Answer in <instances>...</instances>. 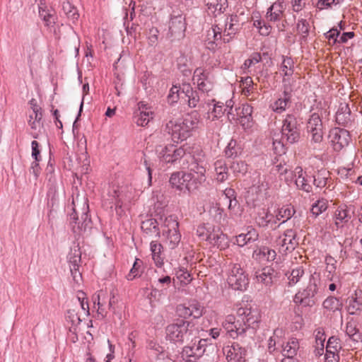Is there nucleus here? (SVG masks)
Returning a JSON list of instances; mask_svg holds the SVG:
<instances>
[{
    "mask_svg": "<svg viewBox=\"0 0 362 362\" xmlns=\"http://www.w3.org/2000/svg\"><path fill=\"white\" fill-rule=\"evenodd\" d=\"M301 124L293 114H288L283 120L281 127V139L279 141H274V150L279 154L285 153V146L291 145L299 141L300 139Z\"/></svg>",
    "mask_w": 362,
    "mask_h": 362,
    "instance_id": "nucleus-1",
    "label": "nucleus"
},
{
    "mask_svg": "<svg viewBox=\"0 0 362 362\" xmlns=\"http://www.w3.org/2000/svg\"><path fill=\"white\" fill-rule=\"evenodd\" d=\"M322 293L320 274L314 273L310 275L306 288L295 295L293 301L296 304H300L304 307H312L315 305L317 298L322 295Z\"/></svg>",
    "mask_w": 362,
    "mask_h": 362,
    "instance_id": "nucleus-2",
    "label": "nucleus"
},
{
    "mask_svg": "<svg viewBox=\"0 0 362 362\" xmlns=\"http://www.w3.org/2000/svg\"><path fill=\"white\" fill-rule=\"evenodd\" d=\"M305 129L310 146L314 150H320L325 134L321 115L317 112L312 113L307 120Z\"/></svg>",
    "mask_w": 362,
    "mask_h": 362,
    "instance_id": "nucleus-3",
    "label": "nucleus"
},
{
    "mask_svg": "<svg viewBox=\"0 0 362 362\" xmlns=\"http://www.w3.org/2000/svg\"><path fill=\"white\" fill-rule=\"evenodd\" d=\"M193 332V326L184 319H177L165 328L166 339L173 343L182 344L189 340Z\"/></svg>",
    "mask_w": 362,
    "mask_h": 362,
    "instance_id": "nucleus-4",
    "label": "nucleus"
},
{
    "mask_svg": "<svg viewBox=\"0 0 362 362\" xmlns=\"http://www.w3.org/2000/svg\"><path fill=\"white\" fill-rule=\"evenodd\" d=\"M132 199L131 193L125 192L115 185H109L102 195V204L106 209L122 208L124 203Z\"/></svg>",
    "mask_w": 362,
    "mask_h": 362,
    "instance_id": "nucleus-5",
    "label": "nucleus"
},
{
    "mask_svg": "<svg viewBox=\"0 0 362 362\" xmlns=\"http://www.w3.org/2000/svg\"><path fill=\"white\" fill-rule=\"evenodd\" d=\"M171 187L183 194H191L200 184L194 179V174L185 171L173 173L169 180Z\"/></svg>",
    "mask_w": 362,
    "mask_h": 362,
    "instance_id": "nucleus-6",
    "label": "nucleus"
},
{
    "mask_svg": "<svg viewBox=\"0 0 362 362\" xmlns=\"http://www.w3.org/2000/svg\"><path fill=\"white\" fill-rule=\"evenodd\" d=\"M227 283L235 291H245L249 284L247 275L239 263H230L227 269Z\"/></svg>",
    "mask_w": 362,
    "mask_h": 362,
    "instance_id": "nucleus-7",
    "label": "nucleus"
},
{
    "mask_svg": "<svg viewBox=\"0 0 362 362\" xmlns=\"http://www.w3.org/2000/svg\"><path fill=\"white\" fill-rule=\"evenodd\" d=\"M88 204L85 202L80 218H78V211L75 207L73 209V212L70 214V225L76 236L79 237L83 235L92 228V221L88 215Z\"/></svg>",
    "mask_w": 362,
    "mask_h": 362,
    "instance_id": "nucleus-8",
    "label": "nucleus"
},
{
    "mask_svg": "<svg viewBox=\"0 0 362 362\" xmlns=\"http://www.w3.org/2000/svg\"><path fill=\"white\" fill-rule=\"evenodd\" d=\"M207 339L195 338L191 343L183 347L181 357L185 362H197L201 358L207 346Z\"/></svg>",
    "mask_w": 362,
    "mask_h": 362,
    "instance_id": "nucleus-9",
    "label": "nucleus"
},
{
    "mask_svg": "<svg viewBox=\"0 0 362 362\" xmlns=\"http://www.w3.org/2000/svg\"><path fill=\"white\" fill-rule=\"evenodd\" d=\"M185 18L182 14H175L174 12L171 14L168 23L167 37L170 39L171 41L180 40L185 37Z\"/></svg>",
    "mask_w": 362,
    "mask_h": 362,
    "instance_id": "nucleus-10",
    "label": "nucleus"
},
{
    "mask_svg": "<svg viewBox=\"0 0 362 362\" xmlns=\"http://www.w3.org/2000/svg\"><path fill=\"white\" fill-rule=\"evenodd\" d=\"M237 317H240L247 329H256L260 322V313L255 307L244 304L237 310Z\"/></svg>",
    "mask_w": 362,
    "mask_h": 362,
    "instance_id": "nucleus-11",
    "label": "nucleus"
},
{
    "mask_svg": "<svg viewBox=\"0 0 362 362\" xmlns=\"http://www.w3.org/2000/svg\"><path fill=\"white\" fill-rule=\"evenodd\" d=\"M223 329L233 339H237L243 337L248 330L244 322L240 317L233 315H228L222 322Z\"/></svg>",
    "mask_w": 362,
    "mask_h": 362,
    "instance_id": "nucleus-12",
    "label": "nucleus"
},
{
    "mask_svg": "<svg viewBox=\"0 0 362 362\" xmlns=\"http://www.w3.org/2000/svg\"><path fill=\"white\" fill-rule=\"evenodd\" d=\"M187 164L182 165L183 169H187V173L194 174V179L202 185L206 180V168L204 161L200 158H196L193 155H187Z\"/></svg>",
    "mask_w": 362,
    "mask_h": 362,
    "instance_id": "nucleus-13",
    "label": "nucleus"
},
{
    "mask_svg": "<svg viewBox=\"0 0 362 362\" xmlns=\"http://www.w3.org/2000/svg\"><path fill=\"white\" fill-rule=\"evenodd\" d=\"M166 132L171 135L175 142L186 140L191 134L182 119L170 120L165 125Z\"/></svg>",
    "mask_w": 362,
    "mask_h": 362,
    "instance_id": "nucleus-14",
    "label": "nucleus"
},
{
    "mask_svg": "<svg viewBox=\"0 0 362 362\" xmlns=\"http://www.w3.org/2000/svg\"><path fill=\"white\" fill-rule=\"evenodd\" d=\"M176 311L184 320L189 317L199 318L203 315L204 307L197 300L192 299L186 303L178 305Z\"/></svg>",
    "mask_w": 362,
    "mask_h": 362,
    "instance_id": "nucleus-15",
    "label": "nucleus"
},
{
    "mask_svg": "<svg viewBox=\"0 0 362 362\" xmlns=\"http://www.w3.org/2000/svg\"><path fill=\"white\" fill-rule=\"evenodd\" d=\"M206 240L220 250H225L229 246L228 236L223 233L219 226H208Z\"/></svg>",
    "mask_w": 362,
    "mask_h": 362,
    "instance_id": "nucleus-16",
    "label": "nucleus"
},
{
    "mask_svg": "<svg viewBox=\"0 0 362 362\" xmlns=\"http://www.w3.org/2000/svg\"><path fill=\"white\" fill-rule=\"evenodd\" d=\"M291 175V180L293 176L295 177V183L297 187L304 192H310L313 190V176L306 171H303L301 167H296L293 172H290Z\"/></svg>",
    "mask_w": 362,
    "mask_h": 362,
    "instance_id": "nucleus-17",
    "label": "nucleus"
},
{
    "mask_svg": "<svg viewBox=\"0 0 362 362\" xmlns=\"http://www.w3.org/2000/svg\"><path fill=\"white\" fill-rule=\"evenodd\" d=\"M153 117L154 112L148 104L144 101L138 103L137 109L134 111L133 117L134 122L138 126H146Z\"/></svg>",
    "mask_w": 362,
    "mask_h": 362,
    "instance_id": "nucleus-18",
    "label": "nucleus"
},
{
    "mask_svg": "<svg viewBox=\"0 0 362 362\" xmlns=\"http://www.w3.org/2000/svg\"><path fill=\"white\" fill-rule=\"evenodd\" d=\"M165 226L167 230H163V235L166 234L167 240L171 248H175L181 240V235L179 233V223L173 216L165 218Z\"/></svg>",
    "mask_w": 362,
    "mask_h": 362,
    "instance_id": "nucleus-19",
    "label": "nucleus"
},
{
    "mask_svg": "<svg viewBox=\"0 0 362 362\" xmlns=\"http://www.w3.org/2000/svg\"><path fill=\"white\" fill-rule=\"evenodd\" d=\"M330 142L336 151L348 146L351 141L349 132L344 129L334 128L329 132Z\"/></svg>",
    "mask_w": 362,
    "mask_h": 362,
    "instance_id": "nucleus-20",
    "label": "nucleus"
},
{
    "mask_svg": "<svg viewBox=\"0 0 362 362\" xmlns=\"http://www.w3.org/2000/svg\"><path fill=\"white\" fill-rule=\"evenodd\" d=\"M227 362H245L247 349L238 342H233L223 348Z\"/></svg>",
    "mask_w": 362,
    "mask_h": 362,
    "instance_id": "nucleus-21",
    "label": "nucleus"
},
{
    "mask_svg": "<svg viewBox=\"0 0 362 362\" xmlns=\"http://www.w3.org/2000/svg\"><path fill=\"white\" fill-rule=\"evenodd\" d=\"M242 24L240 17L236 14H232L227 18L223 39L225 43L229 42L230 39L241 30Z\"/></svg>",
    "mask_w": 362,
    "mask_h": 362,
    "instance_id": "nucleus-22",
    "label": "nucleus"
},
{
    "mask_svg": "<svg viewBox=\"0 0 362 362\" xmlns=\"http://www.w3.org/2000/svg\"><path fill=\"white\" fill-rule=\"evenodd\" d=\"M194 83L197 84L199 90L202 93H208L213 88V83L209 76V73L202 68H197L194 71Z\"/></svg>",
    "mask_w": 362,
    "mask_h": 362,
    "instance_id": "nucleus-23",
    "label": "nucleus"
},
{
    "mask_svg": "<svg viewBox=\"0 0 362 362\" xmlns=\"http://www.w3.org/2000/svg\"><path fill=\"white\" fill-rule=\"evenodd\" d=\"M336 122L344 127H351L354 121V117L351 114L349 105L341 103L335 115Z\"/></svg>",
    "mask_w": 362,
    "mask_h": 362,
    "instance_id": "nucleus-24",
    "label": "nucleus"
},
{
    "mask_svg": "<svg viewBox=\"0 0 362 362\" xmlns=\"http://www.w3.org/2000/svg\"><path fill=\"white\" fill-rule=\"evenodd\" d=\"M278 244L282 247L284 252L293 251L298 245V239L296 238V232L293 229H287L278 240Z\"/></svg>",
    "mask_w": 362,
    "mask_h": 362,
    "instance_id": "nucleus-25",
    "label": "nucleus"
},
{
    "mask_svg": "<svg viewBox=\"0 0 362 362\" xmlns=\"http://www.w3.org/2000/svg\"><path fill=\"white\" fill-rule=\"evenodd\" d=\"M256 224L261 228H270L273 230L276 228V221L275 215L269 210L262 209L259 211L255 216Z\"/></svg>",
    "mask_w": 362,
    "mask_h": 362,
    "instance_id": "nucleus-26",
    "label": "nucleus"
},
{
    "mask_svg": "<svg viewBox=\"0 0 362 362\" xmlns=\"http://www.w3.org/2000/svg\"><path fill=\"white\" fill-rule=\"evenodd\" d=\"M291 103V93L284 89L281 94H279L276 99L270 105V108L274 112L281 114L286 111Z\"/></svg>",
    "mask_w": 362,
    "mask_h": 362,
    "instance_id": "nucleus-27",
    "label": "nucleus"
},
{
    "mask_svg": "<svg viewBox=\"0 0 362 362\" xmlns=\"http://www.w3.org/2000/svg\"><path fill=\"white\" fill-rule=\"evenodd\" d=\"M286 9L284 0H277L268 8L266 13L267 21L271 22L279 21Z\"/></svg>",
    "mask_w": 362,
    "mask_h": 362,
    "instance_id": "nucleus-28",
    "label": "nucleus"
},
{
    "mask_svg": "<svg viewBox=\"0 0 362 362\" xmlns=\"http://www.w3.org/2000/svg\"><path fill=\"white\" fill-rule=\"evenodd\" d=\"M150 250L155 265L157 267H162L165 259L163 246L158 241H151L150 243Z\"/></svg>",
    "mask_w": 362,
    "mask_h": 362,
    "instance_id": "nucleus-29",
    "label": "nucleus"
},
{
    "mask_svg": "<svg viewBox=\"0 0 362 362\" xmlns=\"http://www.w3.org/2000/svg\"><path fill=\"white\" fill-rule=\"evenodd\" d=\"M277 276V272L271 267H265L256 272V279L259 283L269 286Z\"/></svg>",
    "mask_w": 362,
    "mask_h": 362,
    "instance_id": "nucleus-30",
    "label": "nucleus"
},
{
    "mask_svg": "<svg viewBox=\"0 0 362 362\" xmlns=\"http://www.w3.org/2000/svg\"><path fill=\"white\" fill-rule=\"evenodd\" d=\"M276 257V251L266 246L257 247L252 253V257L259 262H272Z\"/></svg>",
    "mask_w": 362,
    "mask_h": 362,
    "instance_id": "nucleus-31",
    "label": "nucleus"
},
{
    "mask_svg": "<svg viewBox=\"0 0 362 362\" xmlns=\"http://www.w3.org/2000/svg\"><path fill=\"white\" fill-rule=\"evenodd\" d=\"M247 232L240 233L236 236V243L240 247H243L248 243H254L258 240L259 233L252 226L247 228Z\"/></svg>",
    "mask_w": 362,
    "mask_h": 362,
    "instance_id": "nucleus-32",
    "label": "nucleus"
},
{
    "mask_svg": "<svg viewBox=\"0 0 362 362\" xmlns=\"http://www.w3.org/2000/svg\"><path fill=\"white\" fill-rule=\"evenodd\" d=\"M281 74L283 76V83L289 80L294 73V62L292 58L282 56V62L280 65Z\"/></svg>",
    "mask_w": 362,
    "mask_h": 362,
    "instance_id": "nucleus-33",
    "label": "nucleus"
},
{
    "mask_svg": "<svg viewBox=\"0 0 362 362\" xmlns=\"http://www.w3.org/2000/svg\"><path fill=\"white\" fill-rule=\"evenodd\" d=\"M187 155H192L190 153V147L182 146L179 148H176L174 146L172 153L173 163L177 160H180V165H185L187 164Z\"/></svg>",
    "mask_w": 362,
    "mask_h": 362,
    "instance_id": "nucleus-34",
    "label": "nucleus"
},
{
    "mask_svg": "<svg viewBox=\"0 0 362 362\" xmlns=\"http://www.w3.org/2000/svg\"><path fill=\"white\" fill-rule=\"evenodd\" d=\"M141 228L146 235L160 236L158 224L155 218H148L142 221Z\"/></svg>",
    "mask_w": 362,
    "mask_h": 362,
    "instance_id": "nucleus-35",
    "label": "nucleus"
},
{
    "mask_svg": "<svg viewBox=\"0 0 362 362\" xmlns=\"http://www.w3.org/2000/svg\"><path fill=\"white\" fill-rule=\"evenodd\" d=\"M174 145L169 144L166 146L158 145L156 148V152L158 158L163 162L167 163H173L172 153Z\"/></svg>",
    "mask_w": 362,
    "mask_h": 362,
    "instance_id": "nucleus-36",
    "label": "nucleus"
},
{
    "mask_svg": "<svg viewBox=\"0 0 362 362\" xmlns=\"http://www.w3.org/2000/svg\"><path fill=\"white\" fill-rule=\"evenodd\" d=\"M296 213L294 207L291 205H286L279 208L275 215L276 221L282 220L281 223L277 226L279 227L281 223H285L289 220Z\"/></svg>",
    "mask_w": 362,
    "mask_h": 362,
    "instance_id": "nucleus-37",
    "label": "nucleus"
},
{
    "mask_svg": "<svg viewBox=\"0 0 362 362\" xmlns=\"http://www.w3.org/2000/svg\"><path fill=\"white\" fill-rule=\"evenodd\" d=\"M322 307L327 311L335 313L342 309L343 303L339 298L330 296L323 301Z\"/></svg>",
    "mask_w": 362,
    "mask_h": 362,
    "instance_id": "nucleus-38",
    "label": "nucleus"
},
{
    "mask_svg": "<svg viewBox=\"0 0 362 362\" xmlns=\"http://www.w3.org/2000/svg\"><path fill=\"white\" fill-rule=\"evenodd\" d=\"M216 179L219 182H223L228 179V167L223 160H218L214 163Z\"/></svg>",
    "mask_w": 362,
    "mask_h": 362,
    "instance_id": "nucleus-39",
    "label": "nucleus"
},
{
    "mask_svg": "<svg viewBox=\"0 0 362 362\" xmlns=\"http://www.w3.org/2000/svg\"><path fill=\"white\" fill-rule=\"evenodd\" d=\"M206 5L208 10L216 16V12L218 14L224 13L228 4V0H212V1H208Z\"/></svg>",
    "mask_w": 362,
    "mask_h": 362,
    "instance_id": "nucleus-40",
    "label": "nucleus"
},
{
    "mask_svg": "<svg viewBox=\"0 0 362 362\" xmlns=\"http://www.w3.org/2000/svg\"><path fill=\"white\" fill-rule=\"evenodd\" d=\"M81 252L80 251V248L78 245H74L73 247L71 248L70 252L67 255V259L70 264H72V268L71 270H78V263L81 262Z\"/></svg>",
    "mask_w": 362,
    "mask_h": 362,
    "instance_id": "nucleus-41",
    "label": "nucleus"
},
{
    "mask_svg": "<svg viewBox=\"0 0 362 362\" xmlns=\"http://www.w3.org/2000/svg\"><path fill=\"white\" fill-rule=\"evenodd\" d=\"M315 345L314 353L316 356H320L324 354V343L326 339L325 332L322 328L315 330Z\"/></svg>",
    "mask_w": 362,
    "mask_h": 362,
    "instance_id": "nucleus-42",
    "label": "nucleus"
},
{
    "mask_svg": "<svg viewBox=\"0 0 362 362\" xmlns=\"http://www.w3.org/2000/svg\"><path fill=\"white\" fill-rule=\"evenodd\" d=\"M335 224L337 228L341 227L344 223L349 221L351 216L346 205L339 206L335 212Z\"/></svg>",
    "mask_w": 362,
    "mask_h": 362,
    "instance_id": "nucleus-43",
    "label": "nucleus"
},
{
    "mask_svg": "<svg viewBox=\"0 0 362 362\" xmlns=\"http://www.w3.org/2000/svg\"><path fill=\"white\" fill-rule=\"evenodd\" d=\"M66 322L71 323V327L70 331L76 332L78 326L81 324L82 320L78 315V312L75 308H70L67 310L66 314Z\"/></svg>",
    "mask_w": 362,
    "mask_h": 362,
    "instance_id": "nucleus-44",
    "label": "nucleus"
},
{
    "mask_svg": "<svg viewBox=\"0 0 362 362\" xmlns=\"http://www.w3.org/2000/svg\"><path fill=\"white\" fill-rule=\"evenodd\" d=\"M184 124L192 132L194 129L198 127V124L200 121V115L196 110L191 112L189 114L182 119Z\"/></svg>",
    "mask_w": 362,
    "mask_h": 362,
    "instance_id": "nucleus-45",
    "label": "nucleus"
},
{
    "mask_svg": "<svg viewBox=\"0 0 362 362\" xmlns=\"http://www.w3.org/2000/svg\"><path fill=\"white\" fill-rule=\"evenodd\" d=\"M346 333L349 337V338L355 342L362 341L361 334L359 332L356 322L353 320L346 323Z\"/></svg>",
    "mask_w": 362,
    "mask_h": 362,
    "instance_id": "nucleus-46",
    "label": "nucleus"
},
{
    "mask_svg": "<svg viewBox=\"0 0 362 362\" xmlns=\"http://www.w3.org/2000/svg\"><path fill=\"white\" fill-rule=\"evenodd\" d=\"M226 110L223 103L216 102L214 104L212 110L207 112L206 119L211 121L218 119L224 115Z\"/></svg>",
    "mask_w": 362,
    "mask_h": 362,
    "instance_id": "nucleus-47",
    "label": "nucleus"
},
{
    "mask_svg": "<svg viewBox=\"0 0 362 362\" xmlns=\"http://www.w3.org/2000/svg\"><path fill=\"white\" fill-rule=\"evenodd\" d=\"M313 184L317 188H322L327 185L328 172L326 170H320L312 174Z\"/></svg>",
    "mask_w": 362,
    "mask_h": 362,
    "instance_id": "nucleus-48",
    "label": "nucleus"
},
{
    "mask_svg": "<svg viewBox=\"0 0 362 362\" xmlns=\"http://www.w3.org/2000/svg\"><path fill=\"white\" fill-rule=\"evenodd\" d=\"M144 272L143 262L140 259L136 258L134 264L129 274L126 276L128 281H132L134 279L141 276Z\"/></svg>",
    "mask_w": 362,
    "mask_h": 362,
    "instance_id": "nucleus-49",
    "label": "nucleus"
},
{
    "mask_svg": "<svg viewBox=\"0 0 362 362\" xmlns=\"http://www.w3.org/2000/svg\"><path fill=\"white\" fill-rule=\"evenodd\" d=\"M59 187L57 184L56 186L52 185L47 192V205L51 208H54L55 206H57L59 204Z\"/></svg>",
    "mask_w": 362,
    "mask_h": 362,
    "instance_id": "nucleus-50",
    "label": "nucleus"
},
{
    "mask_svg": "<svg viewBox=\"0 0 362 362\" xmlns=\"http://www.w3.org/2000/svg\"><path fill=\"white\" fill-rule=\"evenodd\" d=\"M328 207V201L325 199H320L313 204L310 212L314 216L317 218L319 215L325 212Z\"/></svg>",
    "mask_w": 362,
    "mask_h": 362,
    "instance_id": "nucleus-51",
    "label": "nucleus"
},
{
    "mask_svg": "<svg viewBox=\"0 0 362 362\" xmlns=\"http://www.w3.org/2000/svg\"><path fill=\"white\" fill-rule=\"evenodd\" d=\"M298 349L299 344L298 340L296 339H291L283 346V356H295Z\"/></svg>",
    "mask_w": 362,
    "mask_h": 362,
    "instance_id": "nucleus-52",
    "label": "nucleus"
},
{
    "mask_svg": "<svg viewBox=\"0 0 362 362\" xmlns=\"http://www.w3.org/2000/svg\"><path fill=\"white\" fill-rule=\"evenodd\" d=\"M230 170L238 176L239 175H244L247 170V164L242 160H234L230 165Z\"/></svg>",
    "mask_w": 362,
    "mask_h": 362,
    "instance_id": "nucleus-53",
    "label": "nucleus"
},
{
    "mask_svg": "<svg viewBox=\"0 0 362 362\" xmlns=\"http://www.w3.org/2000/svg\"><path fill=\"white\" fill-rule=\"evenodd\" d=\"M304 275V269L303 267L298 266L293 269L290 276H288V284L290 286H293L297 284L300 278Z\"/></svg>",
    "mask_w": 362,
    "mask_h": 362,
    "instance_id": "nucleus-54",
    "label": "nucleus"
},
{
    "mask_svg": "<svg viewBox=\"0 0 362 362\" xmlns=\"http://www.w3.org/2000/svg\"><path fill=\"white\" fill-rule=\"evenodd\" d=\"M340 349H341L340 339L335 336L330 337L327 343L326 351L339 352Z\"/></svg>",
    "mask_w": 362,
    "mask_h": 362,
    "instance_id": "nucleus-55",
    "label": "nucleus"
},
{
    "mask_svg": "<svg viewBox=\"0 0 362 362\" xmlns=\"http://www.w3.org/2000/svg\"><path fill=\"white\" fill-rule=\"evenodd\" d=\"M76 298L81 308L83 310L85 315L88 316L90 315V309L86 293L82 291H78L76 293Z\"/></svg>",
    "mask_w": 362,
    "mask_h": 362,
    "instance_id": "nucleus-56",
    "label": "nucleus"
},
{
    "mask_svg": "<svg viewBox=\"0 0 362 362\" xmlns=\"http://www.w3.org/2000/svg\"><path fill=\"white\" fill-rule=\"evenodd\" d=\"M175 275L177 279L184 284H189L192 279L189 271L184 267L178 268V269L175 271Z\"/></svg>",
    "mask_w": 362,
    "mask_h": 362,
    "instance_id": "nucleus-57",
    "label": "nucleus"
},
{
    "mask_svg": "<svg viewBox=\"0 0 362 362\" xmlns=\"http://www.w3.org/2000/svg\"><path fill=\"white\" fill-rule=\"evenodd\" d=\"M239 153H240V148L236 146V141L231 140L225 150L226 156L227 158H235Z\"/></svg>",
    "mask_w": 362,
    "mask_h": 362,
    "instance_id": "nucleus-58",
    "label": "nucleus"
},
{
    "mask_svg": "<svg viewBox=\"0 0 362 362\" xmlns=\"http://www.w3.org/2000/svg\"><path fill=\"white\" fill-rule=\"evenodd\" d=\"M296 28L298 33L302 35V37L303 38H305L308 36L309 33L310 25L308 22L305 19H299L297 23Z\"/></svg>",
    "mask_w": 362,
    "mask_h": 362,
    "instance_id": "nucleus-59",
    "label": "nucleus"
},
{
    "mask_svg": "<svg viewBox=\"0 0 362 362\" xmlns=\"http://www.w3.org/2000/svg\"><path fill=\"white\" fill-rule=\"evenodd\" d=\"M262 60V57L259 53L255 52L253 53L250 58L247 59L243 66L242 69H248L252 66L259 63Z\"/></svg>",
    "mask_w": 362,
    "mask_h": 362,
    "instance_id": "nucleus-60",
    "label": "nucleus"
},
{
    "mask_svg": "<svg viewBox=\"0 0 362 362\" xmlns=\"http://www.w3.org/2000/svg\"><path fill=\"white\" fill-rule=\"evenodd\" d=\"M159 31L156 28L152 27L148 33V43L150 46L154 47L158 42Z\"/></svg>",
    "mask_w": 362,
    "mask_h": 362,
    "instance_id": "nucleus-61",
    "label": "nucleus"
},
{
    "mask_svg": "<svg viewBox=\"0 0 362 362\" xmlns=\"http://www.w3.org/2000/svg\"><path fill=\"white\" fill-rule=\"evenodd\" d=\"M340 32L337 28H332L328 32L325 33V37L329 40L330 45H334L339 42L338 37Z\"/></svg>",
    "mask_w": 362,
    "mask_h": 362,
    "instance_id": "nucleus-62",
    "label": "nucleus"
},
{
    "mask_svg": "<svg viewBox=\"0 0 362 362\" xmlns=\"http://www.w3.org/2000/svg\"><path fill=\"white\" fill-rule=\"evenodd\" d=\"M327 278L329 281H332V283L329 285V290L330 291H334L338 286H341V277L339 275L332 274L331 276L327 275Z\"/></svg>",
    "mask_w": 362,
    "mask_h": 362,
    "instance_id": "nucleus-63",
    "label": "nucleus"
},
{
    "mask_svg": "<svg viewBox=\"0 0 362 362\" xmlns=\"http://www.w3.org/2000/svg\"><path fill=\"white\" fill-rule=\"evenodd\" d=\"M211 32L213 34V40L208 42V45H214L216 42L221 41L222 39V28L218 25L213 26L211 28Z\"/></svg>",
    "mask_w": 362,
    "mask_h": 362,
    "instance_id": "nucleus-64",
    "label": "nucleus"
}]
</instances>
